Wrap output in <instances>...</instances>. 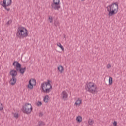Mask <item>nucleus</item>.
Here are the masks:
<instances>
[{"label":"nucleus","mask_w":126,"mask_h":126,"mask_svg":"<svg viewBox=\"0 0 126 126\" xmlns=\"http://www.w3.org/2000/svg\"><path fill=\"white\" fill-rule=\"evenodd\" d=\"M16 36L19 39H24L28 36V31L23 27H19L17 29Z\"/></svg>","instance_id":"f03ea898"},{"label":"nucleus","mask_w":126,"mask_h":126,"mask_svg":"<svg viewBox=\"0 0 126 126\" xmlns=\"http://www.w3.org/2000/svg\"><path fill=\"white\" fill-rule=\"evenodd\" d=\"M86 89L87 91L90 92V93H92V94L98 93V87L94 83L89 82L87 84Z\"/></svg>","instance_id":"20e7f679"},{"label":"nucleus","mask_w":126,"mask_h":126,"mask_svg":"<svg viewBox=\"0 0 126 126\" xmlns=\"http://www.w3.org/2000/svg\"><path fill=\"white\" fill-rule=\"evenodd\" d=\"M109 85H112V84H113V78H112V77H109Z\"/></svg>","instance_id":"a211bd4d"},{"label":"nucleus","mask_w":126,"mask_h":126,"mask_svg":"<svg viewBox=\"0 0 126 126\" xmlns=\"http://www.w3.org/2000/svg\"><path fill=\"white\" fill-rule=\"evenodd\" d=\"M3 110V105L2 103H0V111H2Z\"/></svg>","instance_id":"5701e85b"},{"label":"nucleus","mask_w":126,"mask_h":126,"mask_svg":"<svg viewBox=\"0 0 126 126\" xmlns=\"http://www.w3.org/2000/svg\"><path fill=\"white\" fill-rule=\"evenodd\" d=\"M110 67H111V64H108L107 66V68H110Z\"/></svg>","instance_id":"cd10ccee"},{"label":"nucleus","mask_w":126,"mask_h":126,"mask_svg":"<svg viewBox=\"0 0 126 126\" xmlns=\"http://www.w3.org/2000/svg\"><path fill=\"white\" fill-rule=\"evenodd\" d=\"M16 78L12 77L9 82L10 84L12 86L15 85V83H16Z\"/></svg>","instance_id":"f8f14e48"},{"label":"nucleus","mask_w":126,"mask_h":126,"mask_svg":"<svg viewBox=\"0 0 126 126\" xmlns=\"http://www.w3.org/2000/svg\"><path fill=\"white\" fill-rule=\"evenodd\" d=\"M66 36L65 35V34H64V39H66Z\"/></svg>","instance_id":"c85d7f7f"},{"label":"nucleus","mask_w":126,"mask_h":126,"mask_svg":"<svg viewBox=\"0 0 126 126\" xmlns=\"http://www.w3.org/2000/svg\"><path fill=\"white\" fill-rule=\"evenodd\" d=\"M22 111L24 114L28 115L31 114L32 111H33V106L30 103H25V105L23 106Z\"/></svg>","instance_id":"39448f33"},{"label":"nucleus","mask_w":126,"mask_h":126,"mask_svg":"<svg viewBox=\"0 0 126 126\" xmlns=\"http://www.w3.org/2000/svg\"><path fill=\"white\" fill-rule=\"evenodd\" d=\"M59 8H61L60 0H53V2L51 4V9L55 10H59Z\"/></svg>","instance_id":"6e6552de"},{"label":"nucleus","mask_w":126,"mask_h":126,"mask_svg":"<svg viewBox=\"0 0 126 126\" xmlns=\"http://www.w3.org/2000/svg\"><path fill=\"white\" fill-rule=\"evenodd\" d=\"M49 95H46L44 98L45 103H48L49 102Z\"/></svg>","instance_id":"dca6fc26"},{"label":"nucleus","mask_w":126,"mask_h":126,"mask_svg":"<svg viewBox=\"0 0 126 126\" xmlns=\"http://www.w3.org/2000/svg\"><path fill=\"white\" fill-rule=\"evenodd\" d=\"M9 73L13 78H15V76H17V71L15 70H11Z\"/></svg>","instance_id":"9b49d317"},{"label":"nucleus","mask_w":126,"mask_h":126,"mask_svg":"<svg viewBox=\"0 0 126 126\" xmlns=\"http://www.w3.org/2000/svg\"><path fill=\"white\" fill-rule=\"evenodd\" d=\"M11 22H12V21L11 20H9L7 23V25H9V24H11Z\"/></svg>","instance_id":"a878e982"},{"label":"nucleus","mask_w":126,"mask_h":126,"mask_svg":"<svg viewBox=\"0 0 126 126\" xmlns=\"http://www.w3.org/2000/svg\"><path fill=\"white\" fill-rule=\"evenodd\" d=\"M11 2L12 1L11 0H3V2H1V5L6 9L7 11H9L10 10V8H7V6H10L11 5Z\"/></svg>","instance_id":"0eeeda50"},{"label":"nucleus","mask_w":126,"mask_h":126,"mask_svg":"<svg viewBox=\"0 0 126 126\" xmlns=\"http://www.w3.org/2000/svg\"><path fill=\"white\" fill-rule=\"evenodd\" d=\"M41 88L42 91L44 93H50V92L52 91V89L51 81L50 80H48L47 82H44L41 83Z\"/></svg>","instance_id":"7ed1b4c3"},{"label":"nucleus","mask_w":126,"mask_h":126,"mask_svg":"<svg viewBox=\"0 0 126 126\" xmlns=\"http://www.w3.org/2000/svg\"><path fill=\"white\" fill-rule=\"evenodd\" d=\"M54 25L55 26H56V27H58V26H59V21H54Z\"/></svg>","instance_id":"412c9836"},{"label":"nucleus","mask_w":126,"mask_h":126,"mask_svg":"<svg viewBox=\"0 0 126 126\" xmlns=\"http://www.w3.org/2000/svg\"><path fill=\"white\" fill-rule=\"evenodd\" d=\"M93 123H94V122L93 121V120H91V119H89L88 120V124L89 125H90V126H91L92 125H93Z\"/></svg>","instance_id":"aec40b11"},{"label":"nucleus","mask_w":126,"mask_h":126,"mask_svg":"<svg viewBox=\"0 0 126 126\" xmlns=\"http://www.w3.org/2000/svg\"><path fill=\"white\" fill-rule=\"evenodd\" d=\"M57 46H58V47H59V48H60V49H61V50H62V51H63V52L64 51V48L63 47V46L62 45V44H61L60 43H57Z\"/></svg>","instance_id":"4468645a"},{"label":"nucleus","mask_w":126,"mask_h":126,"mask_svg":"<svg viewBox=\"0 0 126 126\" xmlns=\"http://www.w3.org/2000/svg\"><path fill=\"white\" fill-rule=\"evenodd\" d=\"M81 104V101L78 99L76 100V102L75 103V105L76 106H80V104Z\"/></svg>","instance_id":"f3484780"},{"label":"nucleus","mask_w":126,"mask_h":126,"mask_svg":"<svg viewBox=\"0 0 126 126\" xmlns=\"http://www.w3.org/2000/svg\"><path fill=\"white\" fill-rule=\"evenodd\" d=\"M49 21H50V23H53V17L50 16L48 18Z\"/></svg>","instance_id":"4be33fe9"},{"label":"nucleus","mask_w":126,"mask_h":126,"mask_svg":"<svg viewBox=\"0 0 126 126\" xmlns=\"http://www.w3.org/2000/svg\"><path fill=\"white\" fill-rule=\"evenodd\" d=\"M13 65L15 67L16 71H19L21 74H24L25 71H26V67L22 68L21 64L17 61H14Z\"/></svg>","instance_id":"423d86ee"},{"label":"nucleus","mask_w":126,"mask_h":126,"mask_svg":"<svg viewBox=\"0 0 126 126\" xmlns=\"http://www.w3.org/2000/svg\"><path fill=\"white\" fill-rule=\"evenodd\" d=\"M36 84H37L36 79H31L29 81L28 88H29L30 89H33V88H34V86H36Z\"/></svg>","instance_id":"1a4fd4ad"},{"label":"nucleus","mask_w":126,"mask_h":126,"mask_svg":"<svg viewBox=\"0 0 126 126\" xmlns=\"http://www.w3.org/2000/svg\"><path fill=\"white\" fill-rule=\"evenodd\" d=\"M14 118H16V119H17L18 118V113H15L14 114Z\"/></svg>","instance_id":"393cba45"},{"label":"nucleus","mask_w":126,"mask_h":126,"mask_svg":"<svg viewBox=\"0 0 126 126\" xmlns=\"http://www.w3.org/2000/svg\"><path fill=\"white\" fill-rule=\"evenodd\" d=\"M37 106H42V102L38 101L37 102Z\"/></svg>","instance_id":"b1692460"},{"label":"nucleus","mask_w":126,"mask_h":126,"mask_svg":"<svg viewBox=\"0 0 126 126\" xmlns=\"http://www.w3.org/2000/svg\"><path fill=\"white\" fill-rule=\"evenodd\" d=\"M61 97L63 100H64V101H65V99H66V98H67L68 97L67 93H66L65 91H63L61 94Z\"/></svg>","instance_id":"9d476101"},{"label":"nucleus","mask_w":126,"mask_h":126,"mask_svg":"<svg viewBox=\"0 0 126 126\" xmlns=\"http://www.w3.org/2000/svg\"><path fill=\"white\" fill-rule=\"evenodd\" d=\"M39 117H43V113L42 112H40L39 113Z\"/></svg>","instance_id":"bb28decb"},{"label":"nucleus","mask_w":126,"mask_h":126,"mask_svg":"<svg viewBox=\"0 0 126 126\" xmlns=\"http://www.w3.org/2000/svg\"><path fill=\"white\" fill-rule=\"evenodd\" d=\"M109 16H113L115 14H117L119 11V4L118 2L112 3L109 5L107 7Z\"/></svg>","instance_id":"f257e3e1"},{"label":"nucleus","mask_w":126,"mask_h":126,"mask_svg":"<svg viewBox=\"0 0 126 126\" xmlns=\"http://www.w3.org/2000/svg\"><path fill=\"white\" fill-rule=\"evenodd\" d=\"M45 124L43 121H39L38 122V126H45Z\"/></svg>","instance_id":"6ab92c4d"},{"label":"nucleus","mask_w":126,"mask_h":126,"mask_svg":"<svg viewBox=\"0 0 126 126\" xmlns=\"http://www.w3.org/2000/svg\"><path fill=\"white\" fill-rule=\"evenodd\" d=\"M76 121L78 122V123H81L82 122V117L81 116L77 117Z\"/></svg>","instance_id":"2eb2a0df"},{"label":"nucleus","mask_w":126,"mask_h":126,"mask_svg":"<svg viewBox=\"0 0 126 126\" xmlns=\"http://www.w3.org/2000/svg\"><path fill=\"white\" fill-rule=\"evenodd\" d=\"M82 1H84V0H81Z\"/></svg>","instance_id":"c756f323"},{"label":"nucleus","mask_w":126,"mask_h":126,"mask_svg":"<svg viewBox=\"0 0 126 126\" xmlns=\"http://www.w3.org/2000/svg\"><path fill=\"white\" fill-rule=\"evenodd\" d=\"M58 70L60 72V73H63V71L64 70V68L62 65H60L58 67Z\"/></svg>","instance_id":"ddd939ff"}]
</instances>
